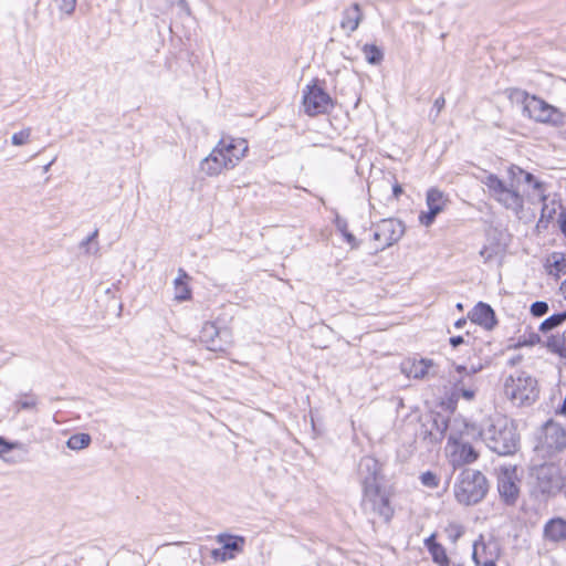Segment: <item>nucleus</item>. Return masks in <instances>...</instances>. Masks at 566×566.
Here are the masks:
<instances>
[{
  "label": "nucleus",
  "mask_w": 566,
  "mask_h": 566,
  "mask_svg": "<svg viewBox=\"0 0 566 566\" xmlns=\"http://www.w3.org/2000/svg\"><path fill=\"white\" fill-rule=\"evenodd\" d=\"M481 181L488 188L490 196L517 218H522L526 200L538 203L547 198L546 185L515 165L507 168L506 181L494 174H486Z\"/></svg>",
  "instance_id": "1"
},
{
  "label": "nucleus",
  "mask_w": 566,
  "mask_h": 566,
  "mask_svg": "<svg viewBox=\"0 0 566 566\" xmlns=\"http://www.w3.org/2000/svg\"><path fill=\"white\" fill-rule=\"evenodd\" d=\"M481 181L488 188L490 196L517 218H522L526 200L538 203L547 198L546 185L515 165L507 168L506 181L494 174H486Z\"/></svg>",
  "instance_id": "2"
},
{
  "label": "nucleus",
  "mask_w": 566,
  "mask_h": 566,
  "mask_svg": "<svg viewBox=\"0 0 566 566\" xmlns=\"http://www.w3.org/2000/svg\"><path fill=\"white\" fill-rule=\"evenodd\" d=\"M248 140L241 137L222 136L210 154L200 161V171L208 177H217L233 169L245 158Z\"/></svg>",
  "instance_id": "3"
},
{
  "label": "nucleus",
  "mask_w": 566,
  "mask_h": 566,
  "mask_svg": "<svg viewBox=\"0 0 566 566\" xmlns=\"http://www.w3.org/2000/svg\"><path fill=\"white\" fill-rule=\"evenodd\" d=\"M481 438L479 428L472 423L455 421L446 444V455L453 469L471 464L479 459L480 452L473 441Z\"/></svg>",
  "instance_id": "4"
},
{
  "label": "nucleus",
  "mask_w": 566,
  "mask_h": 566,
  "mask_svg": "<svg viewBox=\"0 0 566 566\" xmlns=\"http://www.w3.org/2000/svg\"><path fill=\"white\" fill-rule=\"evenodd\" d=\"M479 430L486 446L499 454H511L517 448L515 427L503 416L491 418L488 426Z\"/></svg>",
  "instance_id": "5"
},
{
  "label": "nucleus",
  "mask_w": 566,
  "mask_h": 566,
  "mask_svg": "<svg viewBox=\"0 0 566 566\" xmlns=\"http://www.w3.org/2000/svg\"><path fill=\"white\" fill-rule=\"evenodd\" d=\"M455 501L464 506L476 505L486 496L489 482L485 475L474 469H463L453 483Z\"/></svg>",
  "instance_id": "6"
},
{
  "label": "nucleus",
  "mask_w": 566,
  "mask_h": 566,
  "mask_svg": "<svg viewBox=\"0 0 566 566\" xmlns=\"http://www.w3.org/2000/svg\"><path fill=\"white\" fill-rule=\"evenodd\" d=\"M505 396L515 405L523 406L535 401L538 395L536 380L525 374L516 373L504 382Z\"/></svg>",
  "instance_id": "7"
},
{
  "label": "nucleus",
  "mask_w": 566,
  "mask_h": 566,
  "mask_svg": "<svg viewBox=\"0 0 566 566\" xmlns=\"http://www.w3.org/2000/svg\"><path fill=\"white\" fill-rule=\"evenodd\" d=\"M522 103L524 113L537 123L554 127L565 124V114L560 109L535 95L524 94Z\"/></svg>",
  "instance_id": "8"
},
{
  "label": "nucleus",
  "mask_w": 566,
  "mask_h": 566,
  "mask_svg": "<svg viewBox=\"0 0 566 566\" xmlns=\"http://www.w3.org/2000/svg\"><path fill=\"white\" fill-rule=\"evenodd\" d=\"M363 488L361 509L366 514H373L388 522L394 510L390 505V495L381 483L369 484Z\"/></svg>",
  "instance_id": "9"
},
{
  "label": "nucleus",
  "mask_w": 566,
  "mask_h": 566,
  "mask_svg": "<svg viewBox=\"0 0 566 566\" xmlns=\"http://www.w3.org/2000/svg\"><path fill=\"white\" fill-rule=\"evenodd\" d=\"M302 105L308 116H316L328 113L334 103L329 94L314 82L303 88Z\"/></svg>",
  "instance_id": "10"
},
{
  "label": "nucleus",
  "mask_w": 566,
  "mask_h": 566,
  "mask_svg": "<svg viewBox=\"0 0 566 566\" xmlns=\"http://www.w3.org/2000/svg\"><path fill=\"white\" fill-rule=\"evenodd\" d=\"M405 233V226L397 219H384L375 226L374 239L381 250L398 242Z\"/></svg>",
  "instance_id": "11"
},
{
  "label": "nucleus",
  "mask_w": 566,
  "mask_h": 566,
  "mask_svg": "<svg viewBox=\"0 0 566 566\" xmlns=\"http://www.w3.org/2000/svg\"><path fill=\"white\" fill-rule=\"evenodd\" d=\"M200 339L209 350L222 352L232 344V334L228 328H218L213 323L206 322Z\"/></svg>",
  "instance_id": "12"
},
{
  "label": "nucleus",
  "mask_w": 566,
  "mask_h": 566,
  "mask_svg": "<svg viewBox=\"0 0 566 566\" xmlns=\"http://www.w3.org/2000/svg\"><path fill=\"white\" fill-rule=\"evenodd\" d=\"M452 396L455 398L462 397L471 401L474 399L478 391V382L475 377H470L465 371V366L457 365L454 373L451 374Z\"/></svg>",
  "instance_id": "13"
},
{
  "label": "nucleus",
  "mask_w": 566,
  "mask_h": 566,
  "mask_svg": "<svg viewBox=\"0 0 566 566\" xmlns=\"http://www.w3.org/2000/svg\"><path fill=\"white\" fill-rule=\"evenodd\" d=\"M501 551L496 541L482 536L474 542L472 558L476 566H496Z\"/></svg>",
  "instance_id": "14"
},
{
  "label": "nucleus",
  "mask_w": 566,
  "mask_h": 566,
  "mask_svg": "<svg viewBox=\"0 0 566 566\" xmlns=\"http://www.w3.org/2000/svg\"><path fill=\"white\" fill-rule=\"evenodd\" d=\"M426 203L428 210L419 214V222L424 227H430L434 222L436 217L446 209L448 198L439 189L430 188L427 191Z\"/></svg>",
  "instance_id": "15"
},
{
  "label": "nucleus",
  "mask_w": 566,
  "mask_h": 566,
  "mask_svg": "<svg viewBox=\"0 0 566 566\" xmlns=\"http://www.w3.org/2000/svg\"><path fill=\"white\" fill-rule=\"evenodd\" d=\"M539 488L543 492L554 493L564 486V480L560 475V470L555 464H544L537 472Z\"/></svg>",
  "instance_id": "16"
},
{
  "label": "nucleus",
  "mask_w": 566,
  "mask_h": 566,
  "mask_svg": "<svg viewBox=\"0 0 566 566\" xmlns=\"http://www.w3.org/2000/svg\"><path fill=\"white\" fill-rule=\"evenodd\" d=\"M497 490L505 503H515L518 496V486L516 485V475L514 469H501L497 480Z\"/></svg>",
  "instance_id": "17"
},
{
  "label": "nucleus",
  "mask_w": 566,
  "mask_h": 566,
  "mask_svg": "<svg viewBox=\"0 0 566 566\" xmlns=\"http://www.w3.org/2000/svg\"><path fill=\"white\" fill-rule=\"evenodd\" d=\"M543 446L552 452L560 451L566 447V431L565 429L549 421L544 427Z\"/></svg>",
  "instance_id": "18"
},
{
  "label": "nucleus",
  "mask_w": 566,
  "mask_h": 566,
  "mask_svg": "<svg viewBox=\"0 0 566 566\" xmlns=\"http://www.w3.org/2000/svg\"><path fill=\"white\" fill-rule=\"evenodd\" d=\"M358 475L361 486L381 483L380 464L373 457H364L358 464Z\"/></svg>",
  "instance_id": "19"
},
{
  "label": "nucleus",
  "mask_w": 566,
  "mask_h": 566,
  "mask_svg": "<svg viewBox=\"0 0 566 566\" xmlns=\"http://www.w3.org/2000/svg\"><path fill=\"white\" fill-rule=\"evenodd\" d=\"M364 20V13L358 3H352L342 11L339 21L340 30L350 36Z\"/></svg>",
  "instance_id": "20"
},
{
  "label": "nucleus",
  "mask_w": 566,
  "mask_h": 566,
  "mask_svg": "<svg viewBox=\"0 0 566 566\" xmlns=\"http://www.w3.org/2000/svg\"><path fill=\"white\" fill-rule=\"evenodd\" d=\"M432 367L431 359H408L401 364V371L409 378L423 379Z\"/></svg>",
  "instance_id": "21"
},
{
  "label": "nucleus",
  "mask_w": 566,
  "mask_h": 566,
  "mask_svg": "<svg viewBox=\"0 0 566 566\" xmlns=\"http://www.w3.org/2000/svg\"><path fill=\"white\" fill-rule=\"evenodd\" d=\"M469 317L473 323H476L488 329L492 328L496 321L493 310L485 303H478L474 308L469 313Z\"/></svg>",
  "instance_id": "22"
},
{
  "label": "nucleus",
  "mask_w": 566,
  "mask_h": 566,
  "mask_svg": "<svg viewBox=\"0 0 566 566\" xmlns=\"http://www.w3.org/2000/svg\"><path fill=\"white\" fill-rule=\"evenodd\" d=\"M544 537L554 543L565 541L566 521L560 517L549 520L544 526Z\"/></svg>",
  "instance_id": "23"
},
{
  "label": "nucleus",
  "mask_w": 566,
  "mask_h": 566,
  "mask_svg": "<svg viewBox=\"0 0 566 566\" xmlns=\"http://www.w3.org/2000/svg\"><path fill=\"white\" fill-rule=\"evenodd\" d=\"M190 277L182 270L179 269L178 276L174 281V298L177 302H185L191 297V289L189 286Z\"/></svg>",
  "instance_id": "24"
},
{
  "label": "nucleus",
  "mask_w": 566,
  "mask_h": 566,
  "mask_svg": "<svg viewBox=\"0 0 566 566\" xmlns=\"http://www.w3.org/2000/svg\"><path fill=\"white\" fill-rule=\"evenodd\" d=\"M424 546L429 551L433 563L439 566H446L450 563V559L447 555L446 548L436 541V534H431L423 542Z\"/></svg>",
  "instance_id": "25"
},
{
  "label": "nucleus",
  "mask_w": 566,
  "mask_h": 566,
  "mask_svg": "<svg viewBox=\"0 0 566 566\" xmlns=\"http://www.w3.org/2000/svg\"><path fill=\"white\" fill-rule=\"evenodd\" d=\"M546 271L549 275L559 277L566 273V256L560 252H553L546 258Z\"/></svg>",
  "instance_id": "26"
},
{
  "label": "nucleus",
  "mask_w": 566,
  "mask_h": 566,
  "mask_svg": "<svg viewBox=\"0 0 566 566\" xmlns=\"http://www.w3.org/2000/svg\"><path fill=\"white\" fill-rule=\"evenodd\" d=\"M244 538L240 536L233 535H221L219 537V543L222 545L223 549L229 552V556L232 557L234 552H240L244 545Z\"/></svg>",
  "instance_id": "27"
},
{
  "label": "nucleus",
  "mask_w": 566,
  "mask_h": 566,
  "mask_svg": "<svg viewBox=\"0 0 566 566\" xmlns=\"http://www.w3.org/2000/svg\"><path fill=\"white\" fill-rule=\"evenodd\" d=\"M547 348L558 356L566 358V331L562 335H553L547 339Z\"/></svg>",
  "instance_id": "28"
},
{
  "label": "nucleus",
  "mask_w": 566,
  "mask_h": 566,
  "mask_svg": "<svg viewBox=\"0 0 566 566\" xmlns=\"http://www.w3.org/2000/svg\"><path fill=\"white\" fill-rule=\"evenodd\" d=\"M91 443V436L87 433H76L69 438L66 447L73 451H80L87 448Z\"/></svg>",
  "instance_id": "29"
},
{
  "label": "nucleus",
  "mask_w": 566,
  "mask_h": 566,
  "mask_svg": "<svg viewBox=\"0 0 566 566\" xmlns=\"http://www.w3.org/2000/svg\"><path fill=\"white\" fill-rule=\"evenodd\" d=\"M32 129L24 127L11 135V145L14 147H22L31 142Z\"/></svg>",
  "instance_id": "30"
},
{
  "label": "nucleus",
  "mask_w": 566,
  "mask_h": 566,
  "mask_svg": "<svg viewBox=\"0 0 566 566\" xmlns=\"http://www.w3.org/2000/svg\"><path fill=\"white\" fill-rule=\"evenodd\" d=\"M363 53L366 61L370 64L380 63L384 56L381 50L374 44H365L363 46Z\"/></svg>",
  "instance_id": "31"
},
{
  "label": "nucleus",
  "mask_w": 566,
  "mask_h": 566,
  "mask_svg": "<svg viewBox=\"0 0 566 566\" xmlns=\"http://www.w3.org/2000/svg\"><path fill=\"white\" fill-rule=\"evenodd\" d=\"M566 319V312L554 314L551 317L546 318L544 322H542L539 329L542 332H548L564 323Z\"/></svg>",
  "instance_id": "32"
},
{
  "label": "nucleus",
  "mask_w": 566,
  "mask_h": 566,
  "mask_svg": "<svg viewBox=\"0 0 566 566\" xmlns=\"http://www.w3.org/2000/svg\"><path fill=\"white\" fill-rule=\"evenodd\" d=\"M444 531H446L448 538L452 543H455L464 534L463 525H461L460 523H457V522H450L446 526Z\"/></svg>",
  "instance_id": "33"
},
{
  "label": "nucleus",
  "mask_w": 566,
  "mask_h": 566,
  "mask_svg": "<svg viewBox=\"0 0 566 566\" xmlns=\"http://www.w3.org/2000/svg\"><path fill=\"white\" fill-rule=\"evenodd\" d=\"M76 0H54L55 6L59 9V12L61 15L70 17L75 8H76Z\"/></svg>",
  "instance_id": "34"
},
{
  "label": "nucleus",
  "mask_w": 566,
  "mask_h": 566,
  "mask_svg": "<svg viewBox=\"0 0 566 566\" xmlns=\"http://www.w3.org/2000/svg\"><path fill=\"white\" fill-rule=\"evenodd\" d=\"M97 237V230H95L91 235H88L83 242L82 247L85 248V252L87 254H97L99 248L98 243L95 241Z\"/></svg>",
  "instance_id": "35"
},
{
  "label": "nucleus",
  "mask_w": 566,
  "mask_h": 566,
  "mask_svg": "<svg viewBox=\"0 0 566 566\" xmlns=\"http://www.w3.org/2000/svg\"><path fill=\"white\" fill-rule=\"evenodd\" d=\"M420 481L424 486L430 488V489H434L439 485L438 475L431 471L423 472L420 475Z\"/></svg>",
  "instance_id": "36"
},
{
  "label": "nucleus",
  "mask_w": 566,
  "mask_h": 566,
  "mask_svg": "<svg viewBox=\"0 0 566 566\" xmlns=\"http://www.w3.org/2000/svg\"><path fill=\"white\" fill-rule=\"evenodd\" d=\"M555 208H551L548 205H544L542 208L541 217L537 223V227H546V223L549 222V220L555 214Z\"/></svg>",
  "instance_id": "37"
},
{
  "label": "nucleus",
  "mask_w": 566,
  "mask_h": 566,
  "mask_svg": "<svg viewBox=\"0 0 566 566\" xmlns=\"http://www.w3.org/2000/svg\"><path fill=\"white\" fill-rule=\"evenodd\" d=\"M20 444L18 442H8L0 437V457L6 461H9L6 458V454L9 453L12 449L18 448Z\"/></svg>",
  "instance_id": "38"
},
{
  "label": "nucleus",
  "mask_w": 566,
  "mask_h": 566,
  "mask_svg": "<svg viewBox=\"0 0 566 566\" xmlns=\"http://www.w3.org/2000/svg\"><path fill=\"white\" fill-rule=\"evenodd\" d=\"M547 312H548V305L546 302L538 301V302L533 303L531 306V313L536 317L543 316Z\"/></svg>",
  "instance_id": "39"
},
{
  "label": "nucleus",
  "mask_w": 566,
  "mask_h": 566,
  "mask_svg": "<svg viewBox=\"0 0 566 566\" xmlns=\"http://www.w3.org/2000/svg\"><path fill=\"white\" fill-rule=\"evenodd\" d=\"M20 409H34L36 406V398L33 396H24L18 401Z\"/></svg>",
  "instance_id": "40"
},
{
  "label": "nucleus",
  "mask_w": 566,
  "mask_h": 566,
  "mask_svg": "<svg viewBox=\"0 0 566 566\" xmlns=\"http://www.w3.org/2000/svg\"><path fill=\"white\" fill-rule=\"evenodd\" d=\"M335 226L337 228V230L344 234L346 232H348V224H347V221L340 217H336L335 219Z\"/></svg>",
  "instance_id": "41"
},
{
  "label": "nucleus",
  "mask_w": 566,
  "mask_h": 566,
  "mask_svg": "<svg viewBox=\"0 0 566 566\" xmlns=\"http://www.w3.org/2000/svg\"><path fill=\"white\" fill-rule=\"evenodd\" d=\"M483 369V365L482 364H472L470 367L465 366V371L467 374L470 376V377H474L475 374H478L479 371H481Z\"/></svg>",
  "instance_id": "42"
},
{
  "label": "nucleus",
  "mask_w": 566,
  "mask_h": 566,
  "mask_svg": "<svg viewBox=\"0 0 566 566\" xmlns=\"http://www.w3.org/2000/svg\"><path fill=\"white\" fill-rule=\"evenodd\" d=\"M557 222L562 233L566 237V210L559 213Z\"/></svg>",
  "instance_id": "43"
},
{
  "label": "nucleus",
  "mask_w": 566,
  "mask_h": 566,
  "mask_svg": "<svg viewBox=\"0 0 566 566\" xmlns=\"http://www.w3.org/2000/svg\"><path fill=\"white\" fill-rule=\"evenodd\" d=\"M344 239L346 240V242L353 248V249H356L358 247V242L356 240V238L354 237L353 233H350L349 231L344 233L343 234Z\"/></svg>",
  "instance_id": "44"
},
{
  "label": "nucleus",
  "mask_w": 566,
  "mask_h": 566,
  "mask_svg": "<svg viewBox=\"0 0 566 566\" xmlns=\"http://www.w3.org/2000/svg\"><path fill=\"white\" fill-rule=\"evenodd\" d=\"M480 255L485 262H488L493 258V251L489 248H483L480 251Z\"/></svg>",
  "instance_id": "45"
},
{
  "label": "nucleus",
  "mask_w": 566,
  "mask_h": 566,
  "mask_svg": "<svg viewBox=\"0 0 566 566\" xmlns=\"http://www.w3.org/2000/svg\"><path fill=\"white\" fill-rule=\"evenodd\" d=\"M463 343V337L462 336H454V337H451L450 338V344L453 346V347H457L459 346L460 344Z\"/></svg>",
  "instance_id": "46"
},
{
  "label": "nucleus",
  "mask_w": 566,
  "mask_h": 566,
  "mask_svg": "<svg viewBox=\"0 0 566 566\" xmlns=\"http://www.w3.org/2000/svg\"><path fill=\"white\" fill-rule=\"evenodd\" d=\"M392 190H394V195H395L396 198H398L400 196V193L402 192V188H401L400 185L394 186Z\"/></svg>",
  "instance_id": "47"
},
{
  "label": "nucleus",
  "mask_w": 566,
  "mask_h": 566,
  "mask_svg": "<svg viewBox=\"0 0 566 566\" xmlns=\"http://www.w3.org/2000/svg\"><path fill=\"white\" fill-rule=\"evenodd\" d=\"M557 412L560 415H566V396H565L562 407L557 410Z\"/></svg>",
  "instance_id": "48"
},
{
  "label": "nucleus",
  "mask_w": 566,
  "mask_h": 566,
  "mask_svg": "<svg viewBox=\"0 0 566 566\" xmlns=\"http://www.w3.org/2000/svg\"><path fill=\"white\" fill-rule=\"evenodd\" d=\"M434 105L436 107H438V109H441L444 105V99L443 98H438L436 102H434Z\"/></svg>",
  "instance_id": "49"
},
{
  "label": "nucleus",
  "mask_w": 566,
  "mask_h": 566,
  "mask_svg": "<svg viewBox=\"0 0 566 566\" xmlns=\"http://www.w3.org/2000/svg\"><path fill=\"white\" fill-rule=\"evenodd\" d=\"M560 291H562V293H563V295H564V297H565V300H566V280H565V281H564V283L562 284V286H560Z\"/></svg>",
  "instance_id": "50"
},
{
  "label": "nucleus",
  "mask_w": 566,
  "mask_h": 566,
  "mask_svg": "<svg viewBox=\"0 0 566 566\" xmlns=\"http://www.w3.org/2000/svg\"><path fill=\"white\" fill-rule=\"evenodd\" d=\"M465 323H467V322H465V319H459V321L455 323V327L461 328Z\"/></svg>",
  "instance_id": "51"
},
{
  "label": "nucleus",
  "mask_w": 566,
  "mask_h": 566,
  "mask_svg": "<svg viewBox=\"0 0 566 566\" xmlns=\"http://www.w3.org/2000/svg\"><path fill=\"white\" fill-rule=\"evenodd\" d=\"M53 161H54V160H52L51 163H49L48 165H45V166L43 167V171H44V172H48V171H49V169H50L51 165L53 164Z\"/></svg>",
  "instance_id": "52"
},
{
  "label": "nucleus",
  "mask_w": 566,
  "mask_h": 566,
  "mask_svg": "<svg viewBox=\"0 0 566 566\" xmlns=\"http://www.w3.org/2000/svg\"><path fill=\"white\" fill-rule=\"evenodd\" d=\"M178 4H179L180 7H186V6H187V2H186V0H178Z\"/></svg>",
  "instance_id": "53"
},
{
  "label": "nucleus",
  "mask_w": 566,
  "mask_h": 566,
  "mask_svg": "<svg viewBox=\"0 0 566 566\" xmlns=\"http://www.w3.org/2000/svg\"><path fill=\"white\" fill-rule=\"evenodd\" d=\"M457 307H458L459 310H462V304H461V303H459V304L457 305Z\"/></svg>",
  "instance_id": "54"
}]
</instances>
